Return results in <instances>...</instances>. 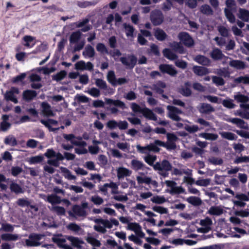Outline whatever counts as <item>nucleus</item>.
Here are the masks:
<instances>
[{
  "label": "nucleus",
  "mask_w": 249,
  "mask_h": 249,
  "mask_svg": "<svg viewBox=\"0 0 249 249\" xmlns=\"http://www.w3.org/2000/svg\"><path fill=\"white\" fill-rule=\"evenodd\" d=\"M61 172L63 173V175L65 178L69 180L75 179L76 177L72 175L71 172L67 168L61 167L60 168Z\"/></svg>",
  "instance_id": "40"
},
{
  "label": "nucleus",
  "mask_w": 249,
  "mask_h": 249,
  "mask_svg": "<svg viewBox=\"0 0 249 249\" xmlns=\"http://www.w3.org/2000/svg\"><path fill=\"white\" fill-rule=\"evenodd\" d=\"M229 65L231 67H233L236 69H243L245 68V63L238 60H231L230 63Z\"/></svg>",
  "instance_id": "25"
},
{
  "label": "nucleus",
  "mask_w": 249,
  "mask_h": 249,
  "mask_svg": "<svg viewBox=\"0 0 249 249\" xmlns=\"http://www.w3.org/2000/svg\"><path fill=\"white\" fill-rule=\"evenodd\" d=\"M44 155L48 158H57V159H63L64 157L62 154L59 153H56L52 149H48Z\"/></svg>",
  "instance_id": "21"
},
{
  "label": "nucleus",
  "mask_w": 249,
  "mask_h": 249,
  "mask_svg": "<svg viewBox=\"0 0 249 249\" xmlns=\"http://www.w3.org/2000/svg\"><path fill=\"white\" fill-rule=\"evenodd\" d=\"M4 142L6 144L13 146L17 144V142L15 137L12 135H9L5 138Z\"/></svg>",
  "instance_id": "47"
},
{
  "label": "nucleus",
  "mask_w": 249,
  "mask_h": 249,
  "mask_svg": "<svg viewBox=\"0 0 249 249\" xmlns=\"http://www.w3.org/2000/svg\"><path fill=\"white\" fill-rule=\"evenodd\" d=\"M120 60L124 65L129 68H133L137 62L136 58L133 55L128 56L126 57H122Z\"/></svg>",
  "instance_id": "12"
},
{
  "label": "nucleus",
  "mask_w": 249,
  "mask_h": 249,
  "mask_svg": "<svg viewBox=\"0 0 249 249\" xmlns=\"http://www.w3.org/2000/svg\"><path fill=\"white\" fill-rule=\"evenodd\" d=\"M36 94V92L34 90H27L23 92V97L25 100L29 101L35 98Z\"/></svg>",
  "instance_id": "31"
},
{
  "label": "nucleus",
  "mask_w": 249,
  "mask_h": 249,
  "mask_svg": "<svg viewBox=\"0 0 249 249\" xmlns=\"http://www.w3.org/2000/svg\"><path fill=\"white\" fill-rule=\"evenodd\" d=\"M72 211L75 215L78 216H84L86 215V212L81 207L76 205L73 207Z\"/></svg>",
  "instance_id": "39"
},
{
  "label": "nucleus",
  "mask_w": 249,
  "mask_h": 249,
  "mask_svg": "<svg viewBox=\"0 0 249 249\" xmlns=\"http://www.w3.org/2000/svg\"><path fill=\"white\" fill-rule=\"evenodd\" d=\"M221 103L224 107L228 108H233L235 106L233 100L230 99L224 100Z\"/></svg>",
  "instance_id": "55"
},
{
  "label": "nucleus",
  "mask_w": 249,
  "mask_h": 249,
  "mask_svg": "<svg viewBox=\"0 0 249 249\" xmlns=\"http://www.w3.org/2000/svg\"><path fill=\"white\" fill-rule=\"evenodd\" d=\"M130 107L132 111L135 113H142L144 110V108L141 107L139 105L135 103H131Z\"/></svg>",
  "instance_id": "58"
},
{
  "label": "nucleus",
  "mask_w": 249,
  "mask_h": 249,
  "mask_svg": "<svg viewBox=\"0 0 249 249\" xmlns=\"http://www.w3.org/2000/svg\"><path fill=\"white\" fill-rule=\"evenodd\" d=\"M213 222L211 218L209 217H206L204 219H202L200 221V225L206 228H211V226L212 225Z\"/></svg>",
  "instance_id": "61"
},
{
  "label": "nucleus",
  "mask_w": 249,
  "mask_h": 249,
  "mask_svg": "<svg viewBox=\"0 0 249 249\" xmlns=\"http://www.w3.org/2000/svg\"><path fill=\"white\" fill-rule=\"evenodd\" d=\"M186 200L189 203L196 206H198L200 205L202 202L201 199L196 196L189 197L186 199Z\"/></svg>",
  "instance_id": "46"
},
{
  "label": "nucleus",
  "mask_w": 249,
  "mask_h": 249,
  "mask_svg": "<svg viewBox=\"0 0 249 249\" xmlns=\"http://www.w3.org/2000/svg\"><path fill=\"white\" fill-rule=\"evenodd\" d=\"M225 15L228 20L231 23H233L235 21V18L234 15L228 9H225Z\"/></svg>",
  "instance_id": "62"
},
{
  "label": "nucleus",
  "mask_w": 249,
  "mask_h": 249,
  "mask_svg": "<svg viewBox=\"0 0 249 249\" xmlns=\"http://www.w3.org/2000/svg\"><path fill=\"white\" fill-rule=\"evenodd\" d=\"M23 45L28 48L33 47L36 44L35 37L30 36H25L23 38Z\"/></svg>",
  "instance_id": "20"
},
{
  "label": "nucleus",
  "mask_w": 249,
  "mask_h": 249,
  "mask_svg": "<svg viewBox=\"0 0 249 249\" xmlns=\"http://www.w3.org/2000/svg\"><path fill=\"white\" fill-rule=\"evenodd\" d=\"M95 51L94 48L89 45L86 46L85 50L83 52V55L86 58H90L93 57Z\"/></svg>",
  "instance_id": "27"
},
{
  "label": "nucleus",
  "mask_w": 249,
  "mask_h": 249,
  "mask_svg": "<svg viewBox=\"0 0 249 249\" xmlns=\"http://www.w3.org/2000/svg\"><path fill=\"white\" fill-rule=\"evenodd\" d=\"M224 211L222 206H212L209 209L208 213L211 215L218 216L222 214Z\"/></svg>",
  "instance_id": "19"
},
{
  "label": "nucleus",
  "mask_w": 249,
  "mask_h": 249,
  "mask_svg": "<svg viewBox=\"0 0 249 249\" xmlns=\"http://www.w3.org/2000/svg\"><path fill=\"white\" fill-rule=\"evenodd\" d=\"M168 116L174 121H178L180 120L178 115L182 113V111L178 108L171 106H168Z\"/></svg>",
  "instance_id": "6"
},
{
  "label": "nucleus",
  "mask_w": 249,
  "mask_h": 249,
  "mask_svg": "<svg viewBox=\"0 0 249 249\" xmlns=\"http://www.w3.org/2000/svg\"><path fill=\"white\" fill-rule=\"evenodd\" d=\"M234 98L238 102H241L242 104L247 103L249 101V98L248 96L238 93L234 96Z\"/></svg>",
  "instance_id": "48"
},
{
  "label": "nucleus",
  "mask_w": 249,
  "mask_h": 249,
  "mask_svg": "<svg viewBox=\"0 0 249 249\" xmlns=\"http://www.w3.org/2000/svg\"><path fill=\"white\" fill-rule=\"evenodd\" d=\"M238 17L244 21H248L249 20V11L244 9L240 8Z\"/></svg>",
  "instance_id": "29"
},
{
  "label": "nucleus",
  "mask_w": 249,
  "mask_h": 249,
  "mask_svg": "<svg viewBox=\"0 0 249 249\" xmlns=\"http://www.w3.org/2000/svg\"><path fill=\"white\" fill-rule=\"evenodd\" d=\"M235 115L239 116L245 119L249 120V112L246 110H238Z\"/></svg>",
  "instance_id": "57"
},
{
  "label": "nucleus",
  "mask_w": 249,
  "mask_h": 249,
  "mask_svg": "<svg viewBox=\"0 0 249 249\" xmlns=\"http://www.w3.org/2000/svg\"><path fill=\"white\" fill-rule=\"evenodd\" d=\"M42 113L47 116H53L54 114L52 109L51 106L46 102H42L41 105Z\"/></svg>",
  "instance_id": "16"
},
{
  "label": "nucleus",
  "mask_w": 249,
  "mask_h": 249,
  "mask_svg": "<svg viewBox=\"0 0 249 249\" xmlns=\"http://www.w3.org/2000/svg\"><path fill=\"white\" fill-rule=\"evenodd\" d=\"M30 80L33 83L31 85V87L33 89H39L42 87V85L39 83L41 80L39 76L36 74H32L30 76Z\"/></svg>",
  "instance_id": "18"
},
{
  "label": "nucleus",
  "mask_w": 249,
  "mask_h": 249,
  "mask_svg": "<svg viewBox=\"0 0 249 249\" xmlns=\"http://www.w3.org/2000/svg\"><path fill=\"white\" fill-rule=\"evenodd\" d=\"M63 137L67 141H70L73 145L81 146L76 148L75 152L78 154H83L87 153V150L84 147L87 143L82 141L81 138L75 137L73 134H63Z\"/></svg>",
  "instance_id": "1"
},
{
  "label": "nucleus",
  "mask_w": 249,
  "mask_h": 249,
  "mask_svg": "<svg viewBox=\"0 0 249 249\" xmlns=\"http://www.w3.org/2000/svg\"><path fill=\"white\" fill-rule=\"evenodd\" d=\"M86 92L94 97H97L100 94L99 90L94 88L90 89Z\"/></svg>",
  "instance_id": "63"
},
{
  "label": "nucleus",
  "mask_w": 249,
  "mask_h": 249,
  "mask_svg": "<svg viewBox=\"0 0 249 249\" xmlns=\"http://www.w3.org/2000/svg\"><path fill=\"white\" fill-rule=\"evenodd\" d=\"M170 46L173 48L175 51L178 52L180 53H183V47L178 42H174L171 44Z\"/></svg>",
  "instance_id": "64"
},
{
  "label": "nucleus",
  "mask_w": 249,
  "mask_h": 249,
  "mask_svg": "<svg viewBox=\"0 0 249 249\" xmlns=\"http://www.w3.org/2000/svg\"><path fill=\"white\" fill-rule=\"evenodd\" d=\"M211 56L214 60L221 59L225 56L218 49H214L211 52Z\"/></svg>",
  "instance_id": "37"
},
{
  "label": "nucleus",
  "mask_w": 249,
  "mask_h": 249,
  "mask_svg": "<svg viewBox=\"0 0 249 249\" xmlns=\"http://www.w3.org/2000/svg\"><path fill=\"white\" fill-rule=\"evenodd\" d=\"M154 36L156 38L160 41L164 40L167 36L166 33L162 30L159 28H157L155 30Z\"/></svg>",
  "instance_id": "30"
},
{
  "label": "nucleus",
  "mask_w": 249,
  "mask_h": 249,
  "mask_svg": "<svg viewBox=\"0 0 249 249\" xmlns=\"http://www.w3.org/2000/svg\"><path fill=\"white\" fill-rule=\"evenodd\" d=\"M193 70L194 73L199 76L205 75L209 73V70L203 67L194 66Z\"/></svg>",
  "instance_id": "22"
},
{
  "label": "nucleus",
  "mask_w": 249,
  "mask_h": 249,
  "mask_svg": "<svg viewBox=\"0 0 249 249\" xmlns=\"http://www.w3.org/2000/svg\"><path fill=\"white\" fill-rule=\"evenodd\" d=\"M178 37L180 41L187 46L190 47L194 45L193 39L187 33L182 32L179 33Z\"/></svg>",
  "instance_id": "11"
},
{
  "label": "nucleus",
  "mask_w": 249,
  "mask_h": 249,
  "mask_svg": "<svg viewBox=\"0 0 249 249\" xmlns=\"http://www.w3.org/2000/svg\"><path fill=\"white\" fill-rule=\"evenodd\" d=\"M19 90L18 88L12 87L8 91H6L4 94V97L5 100L7 101H11L17 104L18 101L16 98V95L19 93Z\"/></svg>",
  "instance_id": "4"
},
{
  "label": "nucleus",
  "mask_w": 249,
  "mask_h": 249,
  "mask_svg": "<svg viewBox=\"0 0 249 249\" xmlns=\"http://www.w3.org/2000/svg\"><path fill=\"white\" fill-rule=\"evenodd\" d=\"M131 165L133 169L138 170L142 168L143 163L137 160H133L131 161Z\"/></svg>",
  "instance_id": "56"
},
{
  "label": "nucleus",
  "mask_w": 249,
  "mask_h": 249,
  "mask_svg": "<svg viewBox=\"0 0 249 249\" xmlns=\"http://www.w3.org/2000/svg\"><path fill=\"white\" fill-rule=\"evenodd\" d=\"M143 116L151 120L156 121L157 117L156 114L150 109L144 107L142 113Z\"/></svg>",
  "instance_id": "23"
},
{
  "label": "nucleus",
  "mask_w": 249,
  "mask_h": 249,
  "mask_svg": "<svg viewBox=\"0 0 249 249\" xmlns=\"http://www.w3.org/2000/svg\"><path fill=\"white\" fill-rule=\"evenodd\" d=\"M195 60L200 64L208 65L210 64V60L202 55H198L195 58Z\"/></svg>",
  "instance_id": "42"
},
{
  "label": "nucleus",
  "mask_w": 249,
  "mask_h": 249,
  "mask_svg": "<svg viewBox=\"0 0 249 249\" xmlns=\"http://www.w3.org/2000/svg\"><path fill=\"white\" fill-rule=\"evenodd\" d=\"M49 101L53 105H55L58 102L61 101L65 102L64 98L62 96L60 95H56L49 97Z\"/></svg>",
  "instance_id": "44"
},
{
  "label": "nucleus",
  "mask_w": 249,
  "mask_h": 249,
  "mask_svg": "<svg viewBox=\"0 0 249 249\" xmlns=\"http://www.w3.org/2000/svg\"><path fill=\"white\" fill-rule=\"evenodd\" d=\"M67 238L73 246L77 248H80L84 243L82 240L77 237L68 236Z\"/></svg>",
  "instance_id": "26"
},
{
  "label": "nucleus",
  "mask_w": 249,
  "mask_h": 249,
  "mask_svg": "<svg viewBox=\"0 0 249 249\" xmlns=\"http://www.w3.org/2000/svg\"><path fill=\"white\" fill-rule=\"evenodd\" d=\"M88 243L94 247H99L101 244L98 240L91 235H88L86 239Z\"/></svg>",
  "instance_id": "34"
},
{
  "label": "nucleus",
  "mask_w": 249,
  "mask_h": 249,
  "mask_svg": "<svg viewBox=\"0 0 249 249\" xmlns=\"http://www.w3.org/2000/svg\"><path fill=\"white\" fill-rule=\"evenodd\" d=\"M138 151L142 154H148L151 151L158 152L160 149L154 144H149L145 146H142L140 144L136 145Z\"/></svg>",
  "instance_id": "7"
},
{
  "label": "nucleus",
  "mask_w": 249,
  "mask_h": 249,
  "mask_svg": "<svg viewBox=\"0 0 249 249\" xmlns=\"http://www.w3.org/2000/svg\"><path fill=\"white\" fill-rule=\"evenodd\" d=\"M152 209L154 211L160 214H166L168 213L167 208L161 206H155Z\"/></svg>",
  "instance_id": "53"
},
{
  "label": "nucleus",
  "mask_w": 249,
  "mask_h": 249,
  "mask_svg": "<svg viewBox=\"0 0 249 249\" xmlns=\"http://www.w3.org/2000/svg\"><path fill=\"white\" fill-rule=\"evenodd\" d=\"M151 201L154 203L161 204L165 202L166 199L163 196H155L151 198Z\"/></svg>",
  "instance_id": "45"
},
{
  "label": "nucleus",
  "mask_w": 249,
  "mask_h": 249,
  "mask_svg": "<svg viewBox=\"0 0 249 249\" xmlns=\"http://www.w3.org/2000/svg\"><path fill=\"white\" fill-rule=\"evenodd\" d=\"M190 85L188 83H186L179 89V92L184 96H188L191 95V91L190 89Z\"/></svg>",
  "instance_id": "43"
},
{
  "label": "nucleus",
  "mask_w": 249,
  "mask_h": 249,
  "mask_svg": "<svg viewBox=\"0 0 249 249\" xmlns=\"http://www.w3.org/2000/svg\"><path fill=\"white\" fill-rule=\"evenodd\" d=\"M81 35V33L79 31L72 33L70 36V42L72 43L77 42L80 38Z\"/></svg>",
  "instance_id": "50"
},
{
  "label": "nucleus",
  "mask_w": 249,
  "mask_h": 249,
  "mask_svg": "<svg viewBox=\"0 0 249 249\" xmlns=\"http://www.w3.org/2000/svg\"><path fill=\"white\" fill-rule=\"evenodd\" d=\"M44 236L42 234H32L29 239L25 240L26 245L27 246H38L40 245L39 241L42 239Z\"/></svg>",
  "instance_id": "3"
},
{
  "label": "nucleus",
  "mask_w": 249,
  "mask_h": 249,
  "mask_svg": "<svg viewBox=\"0 0 249 249\" xmlns=\"http://www.w3.org/2000/svg\"><path fill=\"white\" fill-rule=\"evenodd\" d=\"M101 220H102V219H95L94 220L96 224L94 226V229L98 232L105 233L106 231V229H105L104 225L101 224Z\"/></svg>",
  "instance_id": "32"
},
{
  "label": "nucleus",
  "mask_w": 249,
  "mask_h": 249,
  "mask_svg": "<svg viewBox=\"0 0 249 249\" xmlns=\"http://www.w3.org/2000/svg\"><path fill=\"white\" fill-rule=\"evenodd\" d=\"M47 200L49 202L53 204L60 203L61 202L60 198L54 195L49 196L47 197Z\"/></svg>",
  "instance_id": "54"
},
{
  "label": "nucleus",
  "mask_w": 249,
  "mask_h": 249,
  "mask_svg": "<svg viewBox=\"0 0 249 249\" xmlns=\"http://www.w3.org/2000/svg\"><path fill=\"white\" fill-rule=\"evenodd\" d=\"M199 136L206 140L210 141L216 140L218 137V136L216 134L209 133H202L199 134Z\"/></svg>",
  "instance_id": "36"
},
{
  "label": "nucleus",
  "mask_w": 249,
  "mask_h": 249,
  "mask_svg": "<svg viewBox=\"0 0 249 249\" xmlns=\"http://www.w3.org/2000/svg\"><path fill=\"white\" fill-rule=\"evenodd\" d=\"M154 168L156 170L160 171V174L166 176V174L162 173L163 171H168L171 169V165L167 160H163L161 163H156L154 165Z\"/></svg>",
  "instance_id": "9"
},
{
  "label": "nucleus",
  "mask_w": 249,
  "mask_h": 249,
  "mask_svg": "<svg viewBox=\"0 0 249 249\" xmlns=\"http://www.w3.org/2000/svg\"><path fill=\"white\" fill-rule=\"evenodd\" d=\"M105 101L107 104L113 105L115 106L120 107L122 109H124L125 107V104L120 100H113L110 99L106 98Z\"/></svg>",
  "instance_id": "33"
},
{
  "label": "nucleus",
  "mask_w": 249,
  "mask_h": 249,
  "mask_svg": "<svg viewBox=\"0 0 249 249\" xmlns=\"http://www.w3.org/2000/svg\"><path fill=\"white\" fill-rule=\"evenodd\" d=\"M151 20L155 25L160 24L163 20V17L160 10H154L151 14Z\"/></svg>",
  "instance_id": "10"
},
{
  "label": "nucleus",
  "mask_w": 249,
  "mask_h": 249,
  "mask_svg": "<svg viewBox=\"0 0 249 249\" xmlns=\"http://www.w3.org/2000/svg\"><path fill=\"white\" fill-rule=\"evenodd\" d=\"M41 122L52 131H54L59 129L58 127H53V126H56L57 124V122L53 119H48L47 120H41Z\"/></svg>",
  "instance_id": "15"
},
{
  "label": "nucleus",
  "mask_w": 249,
  "mask_h": 249,
  "mask_svg": "<svg viewBox=\"0 0 249 249\" xmlns=\"http://www.w3.org/2000/svg\"><path fill=\"white\" fill-rule=\"evenodd\" d=\"M123 26L127 37L133 38L134 37V32L135 31V29L133 27L126 23H124Z\"/></svg>",
  "instance_id": "24"
},
{
  "label": "nucleus",
  "mask_w": 249,
  "mask_h": 249,
  "mask_svg": "<svg viewBox=\"0 0 249 249\" xmlns=\"http://www.w3.org/2000/svg\"><path fill=\"white\" fill-rule=\"evenodd\" d=\"M44 159V158L41 155H38L35 157H32L28 160L29 162L31 164H36L41 162Z\"/></svg>",
  "instance_id": "52"
},
{
  "label": "nucleus",
  "mask_w": 249,
  "mask_h": 249,
  "mask_svg": "<svg viewBox=\"0 0 249 249\" xmlns=\"http://www.w3.org/2000/svg\"><path fill=\"white\" fill-rule=\"evenodd\" d=\"M93 66L92 64L88 62L87 63L83 60L78 61L75 64V69L76 70L84 71L89 70L91 71L93 69Z\"/></svg>",
  "instance_id": "13"
},
{
  "label": "nucleus",
  "mask_w": 249,
  "mask_h": 249,
  "mask_svg": "<svg viewBox=\"0 0 249 249\" xmlns=\"http://www.w3.org/2000/svg\"><path fill=\"white\" fill-rule=\"evenodd\" d=\"M107 80L113 85H117V79L115 78L114 72L110 71H108L107 75Z\"/></svg>",
  "instance_id": "49"
},
{
  "label": "nucleus",
  "mask_w": 249,
  "mask_h": 249,
  "mask_svg": "<svg viewBox=\"0 0 249 249\" xmlns=\"http://www.w3.org/2000/svg\"><path fill=\"white\" fill-rule=\"evenodd\" d=\"M26 76V73H22L14 77L12 79V82L13 83H19L20 82H22L23 80L24 79V78Z\"/></svg>",
  "instance_id": "59"
},
{
  "label": "nucleus",
  "mask_w": 249,
  "mask_h": 249,
  "mask_svg": "<svg viewBox=\"0 0 249 249\" xmlns=\"http://www.w3.org/2000/svg\"><path fill=\"white\" fill-rule=\"evenodd\" d=\"M219 134L223 138L227 139L228 140H236L237 137L232 133L229 132L222 131L219 132Z\"/></svg>",
  "instance_id": "41"
},
{
  "label": "nucleus",
  "mask_w": 249,
  "mask_h": 249,
  "mask_svg": "<svg viewBox=\"0 0 249 249\" xmlns=\"http://www.w3.org/2000/svg\"><path fill=\"white\" fill-rule=\"evenodd\" d=\"M229 122L236 124L238 127L240 128H245L247 127V124L245 123V122L239 118H232L230 119L229 120Z\"/></svg>",
  "instance_id": "38"
},
{
  "label": "nucleus",
  "mask_w": 249,
  "mask_h": 249,
  "mask_svg": "<svg viewBox=\"0 0 249 249\" xmlns=\"http://www.w3.org/2000/svg\"><path fill=\"white\" fill-rule=\"evenodd\" d=\"M199 110L201 113H210L214 111V108L210 105L203 103L200 105Z\"/></svg>",
  "instance_id": "28"
},
{
  "label": "nucleus",
  "mask_w": 249,
  "mask_h": 249,
  "mask_svg": "<svg viewBox=\"0 0 249 249\" xmlns=\"http://www.w3.org/2000/svg\"><path fill=\"white\" fill-rule=\"evenodd\" d=\"M160 71L171 76H174L177 73V71L172 66L167 64H162L159 66Z\"/></svg>",
  "instance_id": "14"
},
{
  "label": "nucleus",
  "mask_w": 249,
  "mask_h": 249,
  "mask_svg": "<svg viewBox=\"0 0 249 249\" xmlns=\"http://www.w3.org/2000/svg\"><path fill=\"white\" fill-rule=\"evenodd\" d=\"M131 173V170L124 167H120L117 169V176L119 179L130 176Z\"/></svg>",
  "instance_id": "17"
},
{
  "label": "nucleus",
  "mask_w": 249,
  "mask_h": 249,
  "mask_svg": "<svg viewBox=\"0 0 249 249\" xmlns=\"http://www.w3.org/2000/svg\"><path fill=\"white\" fill-rule=\"evenodd\" d=\"M127 229L134 231L139 237L143 238L145 236V234L142 231L141 226L137 223L131 222L128 223Z\"/></svg>",
  "instance_id": "5"
},
{
  "label": "nucleus",
  "mask_w": 249,
  "mask_h": 249,
  "mask_svg": "<svg viewBox=\"0 0 249 249\" xmlns=\"http://www.w3.org/2000/svg\"><path fill=\"white\" fill-rule=\"evenodd\" d=\"M67 228L75 233H78L81 231V229L78 225L75 223H71L67 226Z\"/></svg>",
  "instance_id": "60"
},
{
  "label": "nucleus",
  "mask_w": 249,
  "mask_h": 249,
  "mask_svg": "<svg viewBox=\"0 0 249 249\" xmlns=\"http://www.w3.org/2000/svg\"><path fill=\"white\" fill-rule=\"evenodd\" d=\"M163 53L164 56L170 60H174L177 58V55L168 49H165Z\"/></svg>",
  "instance_id": "51"
},
{
  "label": "nucleus",
  "mask_w": 249,
  "mask_h": 249,
  "mask_svg": "<svg viewBox=\"0 0 249 249\" xmlns=\"http://www.w3.org/2000/svg\"><path fill=\"white\" fill-rule=\"evenodd\" d=\"M165 183L170 189L168 192L170 194H181L184 192V190L180 186H177V183L172 180H166Z\"/></svg>",
  "instance_id": "8"
},
{
  "label": "nucleus",
  "mask_w": 249,
  "mask_h": 249,
  "mask_svg": "<svg viewBox=\"0 0 249 249\" xmlns=\"http://www.w3.org/2000/svg\"><path fill=\"white\" fill-rule=\"evenodd\" d=\"M1 237L4 241H16L19 238V236L16 234L5 233L2 234Z\"/></svg>",
  "instance_id": "35"
},
{
  "label": "nucleus",
  "mask_w": 249,
  "mask_h": 249,
  "mask_svg": "<svg viewBox=\"0 0 249 249\" xmlns=\"http://www.w3.org/2000/svg\"><path fill=\"white\" fill-rule=\"evenodd\" d=\"M136 179L139 184L145 183L146 184L151 185L154 188L158 186V183L155 180L152 179L151 178L146 176L142 173H139L136 177Z\"/></svg>",
  "instance_id": "2"
}]
</instances>
